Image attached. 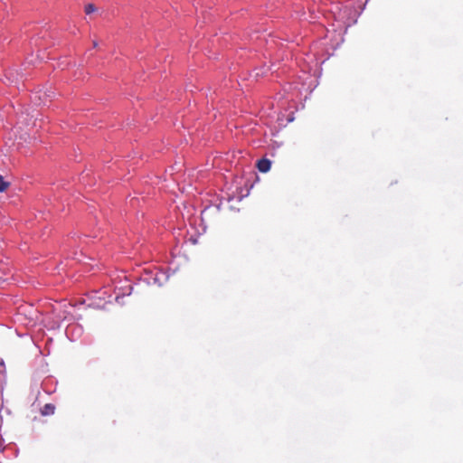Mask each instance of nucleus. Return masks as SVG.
Instances as JSON below:
<instances>
[{
    "mask_svg": "<svg viewBox=\"0 0 463 463\" xmlns=\"http://www.w3.org/2000/svg\"><path fill=\"white\" fill-rule=\"evenodd\" d=\"M270 166H271V162L267 158H262V159L259 160L257 163V167H258L259 171L261 173H267L268 171H269Z\"/></svg>",
    "mask_w": 463,
    "mask_h": 463,
    "instance_id": "nucleus-1",
    "label": "nucleus"
},
{
    "mask_svg": "<svg viewBox=\"0 0 463 463\" xmlns=\"http://www.w3.org/2000/svg\"><path fill=\"white\" fill-rule=\"evenodd\" d=\"M55 411V406L52 403L45 404L43 409L41 410V412L43 416L52 415Z\"/></svg>",
    "mask_w": 463,
    "mask_h": 463,
    "instance_id": "nucleus-2",
    "label": "nucleus"
},
{
    "mask_svg": "<svg viewBox=\"0 0 463 463\" xmlns=\"http://www.w3.org/2000/svg\"><path fill=\"white\" fill-rule=\"evenodd\" d=\"M9 185L10 184L5 181L4 177L0 175V193L6 191Z\"/></svg>",
    "mask_w": 463,
    "mask_h": 463,
    "instance_id": "nucleus-3",
    "label": "nucleus"
},
{
    "mask_svg": "<svg viewBox=\"0 0 463 463\" xmlns=\"http://www.w3.org/2000/svg\"><path fill=\"white\" fill-rule=\"evenodd\" d=\"M95 11H96V7H95V5H92V4H89V5H87L85 6V13H86L87 14H91V13L95 12Z\"/></svg>",
    "mask_w": 463,
    "mask_h": 463,
    "instance_id": "nucleus-4",
    "label": "nucleus"
},
{
    "mask_svg": "<svg viewBox=\"0 0 463 463\" xmlns=\"http://www.w3.org/2000/svg\"><path fill=\"white\" fill-rule=\"evenodd\" d=\"M93 46L94 47H97L98 46V43L96 41L93 42Z\"/></svg>",
    "mask_w": 463,
    "mask_h": 463,
    "instance_id": "nucleus-5",
    "label": "nucleus"
}]
</instances>
